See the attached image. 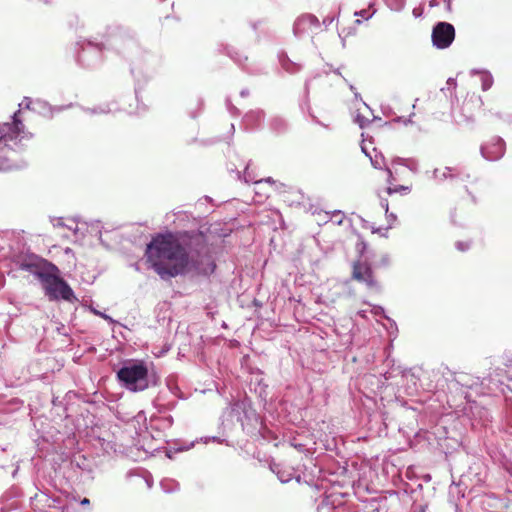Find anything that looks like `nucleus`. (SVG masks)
<instances>
[{
    "label": "nucleus",
    "mask_w": 512,
    "mask_h": 512,
    "mask_svg": "<svg viewBox=\"0 0 512 512\" xmlns=\"http://www.w3.org/2000/svg\"><path fill=\"white\" fill-rule=\"evenodd\" d=\"M146 257L162 279L187 273L208 276L216 267L200 233L159 234L147 245Z\"/></svg>",
    "instance_id": "1"
},
{
    "label": "nucleus",
    "mask_w": 512,
    "mask_h": 512,
    "mask_svg": "<svg viewBox=\"0 0 512 512\" xmlns=\"http://www.w3.org/2000/svg\"><path fill=\"white\" fill-rule=\"evenodd\" d=\"M31 137L18 119V112L14 114L12 123L0 124V171L19 169L23 166L17 162V155Z\"/></svg>",
    "instance_id": "2"
},
{
    "label": "nucleus",
    "mask_w": 512,
    "mask_h": 512,
    "mask_svg": "<svg viewBox=\"0 0 512 512\" xmlns=\"http://www.w3.org/2000/svg\"><path fill=\"white\" fill-rule=\"evenodd\" d=\"M23 268L29 270L39 279L45 294L50 299L62 298L72 301L75 298L70 286L57 275L58 268L55 265L44 263V266H40L36 263H25Z\"/></svg>",
    "instance_id": "3"
},
{
    "label": "nucleus",
    "mask_w": 512,
    "mask_h": 512,
    "mask_svg": "<svg viewBox=\"0 0 512 512\" xmlns=\"http://www.w3.org/2000/svg\"><path fill=\"white\" fill-rule=\"evenodd\" d=\"M121 385L129 391L139 392L149 387L147 365L140 360L125 361L117 372Z\"/></svg>",
    "instance_id": "4"
},
{
    "label": "nucleus",
    "mask_w": 512,
    "mask_h": 512,
    "mask_svg": "<svg viewBox=\"0 0 512 512\" xmlns=\"http://www.w3.org/2000/svg\"><path fill=\"white\" fill-rule=\"evenodd\" d=\"M255 411L251 408L247 400H238L227 407L223 413V418L230 422H239L244 428L245 422L255 418Z\"/></svg>",
    "instance_id": "5"
},
{
    "label": "nucleus",
    "mask_w": 512,
    "mask_h": 512,
    "mask_svg": "<svg viewBox=\"0 0 512 512\" xmlns=\"http://www.w3.org/2000/svg\"><path fill=\"white\" fill-rule=\"evenodd\" d=\"M107 46L124 55L137 48L133 37L122 28H117L110 34L107 39Z\"/></svg>",
    "instance_id": "6"
},
{
    "label": "nucleus",
    "mask_w": 512,
    "mask_h": 512,
    "mask_svg": "<svg viewBox=\"0 0 512 512\" xmlns=\"http://www.w3.org/2000/svg\"><path fill=\"white\" fill-rule=\"evenodd\" d=\"M431 38L437 49L448 48L455 38L454 26L448 22H438L432 29Z\"/></svg>",
    "instance_id": "7"
},
{
    "label": "nucleus",
    "mask_w": 512,
    "mask_h": 512,
    "mask_svg": "<svg viewBox=\"0 0 512 512\" xmlns=\"http://www.w3.org/2000/svg\"><path fill=\"white\" fill-rule=\"evenodd\" d=\"M432 178L442 183L446 180H461L466 181L471 178V174L469 173L466 167H444L443 169L436 168L433 171Z\"/></svg>",
    "instance_id": "8"
},
{
    "label": "nucleus",
    "mask_w": 512,
    "mask_h": 512,
    "mask_svg": "<svg viewBox=\"0 0 512 512\" xmlns=\"http://www.w3.org/2000/svg\"><path fill=\"white\" fill-rule=\"evenodd\" d=\"M505 153V142L500 137H492L481 146L482 156L489 161H497Z\"/></svg>",
    "instance_id": "9"
},
{
    "label": "nucleus",
    "mask_w": 512,
    "mask_h": 512,
    "mask_svg": "<svg viewBox=\"0 0 512 512\" xmlns=\"http://www.w3.org/2000/svg\"><path fill=\"white\" fill-rule=\"evenodd\" d=\"M102 45L94 43L92 41H87L81 45V52L79 53V61L87 66L91 67L99 62L100 54L102 51Z\"/></svg>",
    "instance_id": "10"
},
{
    "label": "nucleus",
    "mask_w": 512,
    "mask_h": 512,
    "mask_svg": "<svg viewBox=\"0 0 512 512\" xmlns=\"http://www.w3.org/2000/svg\"><path fill=\"white\" fill-rule=\"evenodd\" d=\"M320 23L316 16L304 14L298 17L293 25V33L300 38L311 31L313 28H319Z\"/></svg>",
    "instance_id": "11"
},
{
    "label": "nucleus",
    "mask_w": 512,
    "mask_h": 512,
    "mask_svg": "<svg viewBox=\"0 0 512 512\" xmlns=\"http://www.w3.org/2000/svg\"><path fill=\"white\" fill-rule=\"evenodd\" d=\"M353 278L366 283V285L371 288L377 285L373 278L372 269L367 263L357 262L354 264Z\"/></svg>",
    "instance_id": "12"
},
{
    "label": "nucleus",
    "mask_w": 512,
    "mask_h": 512,
    "mask_svg": "<svg viewBox=\"0 0 512 512\" xmlns=\"http://www.w3.org/2000/svg\"><path fill=\"white\" fill-rule=\"evenodd\" d=\"M263 119L264 112L262 110H252L244 116L243 123L247 128H255L260 125Z\"/></svg>",
    "instance_id": "13"
},
{
    "label": "nucleus",
    "mask_w": 512,
    "mask_h": 512,
    "mask_svg": "<svg viewBox=\"0 0 512 512\" xmlns=\"http://www.w3.org/2000/svg\"><path fill=\"white\" fill-rule=\"evenodd\" d=\"M51 223L55 228H66L67 230L73 232V234H77L78 226L74 219H68L64 221L63 218H51Z\"/></svg>",
    "instance_id": "14"
},
{
    "label": "nucleus",
    "mask_w": 512,
    "mask_h": 512,
    "mask_svg": "<svg viewBox=\"0 0 512 512\" xmlns=\"http://www.w3.org/2000/svg\"><path fill=\"white\" fill-rule=\"evenodd\" d=\"M471 74H479L480 75L481 87H482L483 91H487L492 87V85L494 83V79H493L492 74L489 71L474 69L471 71Z\"/></svg>",
    "instance_id": "15"
},
{
    "label": "nucleus",
    "mask_w": 512,
    "mask_h": 512,
    "mask_svg": "<svg viewBox=\"0 0 512 512\" xmlns=\"http://www.w3.org/2000/svg\"><path fill=\"white\" fill-rule=\"evenodd\" d=\"M272 471L274 473H276L278 479L282 482V483H287L289 482L293 476H294V470L293 469H282L280 468L279 465H274L272 467Z\"/></svg>",
    "instance_id": "16"
},
{
    "label": "nucleus",
    "mask_w": 512,
    "mask_h": 512,
    "mask_svg": "<svg viewBox=\"0 0 512 512\" xmlns=\"http://www.w3.org/2000/svg\"><path fill=\"white\" fill-rule=\"evenodd\" d=\"M362 151L370 158L371 164L375 169H385V167H387L385 165V159L383 155L375 154V156L372 157L368 154L364 146H362Z\"/></svg>",
    "instance_id": "17"
},
{
    "label": "nucleus",
    "mask_w": 512,
    "mask_h": 512,
    "mask_svg": "<svg viewBox=\"0 0 512 512\" xmlns=\"http://www.w3.org/2000/svg\"><path fill=\"white\" fill-rule=\"evenodd\" d=\"M280 62L283 69L289 73H295L300 70V66L292 62L287 56L280 57Z\"/></svg>",
    "instance_id": "18"
},
{
    "label": "nucleus",
    "mask_w": 512,
    "mask_h": 512,
    "mask_svg": "<svg viewBox=\"0 0 512 512\" xmlns=\"http://www.w3.org/2000/svg\"><path fill=\"white\" fill-rule=\"evenodd\" d=\"M162 489L167 492V493H171L175 490L178 489V483L175 482L174 480H171V479H164L161 481L160 483Z\"/></svg>",
    "instance_id": "19"
},
{
    "label": "nucleus",
    "mask_w": 512,
    "mask_h": 512,
    "mask_svg": "<svg viewBox=\"0 0 512 512\" xmlns=\"http://www.w3.org/2000/svg\"><path fill=\"white\" fill-rule=\"evenodd\" d=\"M406 0H386V5L396 12H400L405 7Z\"/></svg>",
    "instance_id": "20"
},
{
    "label": "nucleus",
    "mask_w": 512,
    "mask_h": 512,
    "mask_svg": "<svg viewBox=\"0 0 512 512\" xmlns=\"http://www.w3.org/2000/svg\"><path fill=\"white\" fill-rule=\"evenodd\" d=\"M409 191H410V188L408 186H404V185H398L395 187L388 186L386 189V193L388 195H392L394 193L408 194Z\"/></svg>",
    "instance_id": "21"
},
{
    "label": "nucleus",
    "mask_w": 512,
    "mask_h": 512,
    "mask_svg": "<svg viewBox=\"0 0 512 512\" xmlns=\"http://www.w3.org/2000/svg\"><path fill=\"white\" fill-rule=\"evenodd\" d=\"M380 206L385 210L386 216L388 219H391L393 221L396 220V215L393 213H389V204L388 200L385 198H381L380 200Z\"/></svg>",
    "instance_id": "22"
},
{
    "label": "nucleus",
    "mask_w": 512,
    "mask_h": 512,
    "mask_svg": "<svg viewBox=\"0 0 512 512\" xmlns=\"http://www.w3.org/2000/svg\"><path fill=\"white\" fill-rule=\"evenodd\" d=\"M36 105H42L40 101L33 102L30 98H25L22 103L19 104L20 107H25L27 109H36Z\"/></svg>",
    "instance_id": "23"
},
{
    "label": "nucleus",
    "mask_w": 512,
    "mask_h": 512,
    "mask_svg": "<svg viewBox=\"0 0 512 512\" xmlns=\"http://www.w3.org/2000/svg\"><path fill=\"white\" fill-rule=\"evenodd\" d=\"M405 167H407L410 171L416 173L418 172V162L415 159L407 158L405 162Z\"/></svg>",
    "instance_id": "24"
},
{
    "label": "nucleus",
    "mask_w": 512,
    "mask_h": 512,
    "mask_svg": "<svg viewBox=\"0 0 512 512\" xmlns=\"http://www.w3.org/2000/svg\"><path fill=\"white\" fill-rule=\"evenodd\" d=\"M374 13H375V10L373 12H371V13H368V10L363 9V10H360V11H356L354 13V15L355 16H361V17H363V18L368 20V19H370L374 15Z\"/></svg>",
    "instance_id": "25"
},
{
    "label": "nucleus",
    "mask_w": 512,
    "mask_h": 512,
    "mask_svg": "<svg viewBox=\"0 0 512 512\" xmlns=\"http://www.w3.org/2000/svg\"><path fill=\"white\" fill-rule=\"evenodd\" d=\"M271 126L276 129V130H279L281 129L282 127H284V120L281 119V118H274L272 121H271Z\"/></svg>",
    "instance_id": "26"
},
{
    "label": "nucleus",
    "mask_w": 512,
    "mask_h": 512,
    "mask_svg": "<svg viewBox=\"0 0 512 512\" xmlns=\"http://www.w3.org/2000/svg\"><path fill=\"white\" fill-rule=\"evenodd\" d=\"M385 171L387 173V183L389 184V186H392L393 182L395 181L393 172L389 167H385Z\"/></svg>",
    "instance_id": "27"
},
{
    "label": "nucleus",
    "mask_w": 512,
    "mask_h": 512,
    "mask_svg": "<svg viewBox=\"0 0 512 512\" xmlns=\"http://www.w3.org/2000/svg\"><path fill=\"white\" fill-rule=\"evenodd\" d=\"M455 245H456V248H457L459 251H462V252H464V251L468 250V249H469V246H470L468 242H463V241H458V242H456V244H455Z\"/></svg>",
    "instance_id": "28"
},
{
    "label": "nucleus",
    "mask_w": 512,
    "mask_h": 512,
    "mask_svg": "<svg viewBox=\"0 0 512 512\" xmlns=\"http://www.w3.org/2000/svg\"><path fill=\"white\" fill-rule=\"evenodd\" d=\"M263 183L275 184V181H274L271 177H268V178H266V179H261V180L255 181V185H256L257 187H259V188H260V186H261Z\"/></svg>",
    "instance_id": "29"
},
{
    "label": "nucleus",
    "mask_w": 512,
    "mask_h": 512,
    "mask_svg": "<svg viewBox=\"0 0 512 512\" xmlns=\"http://www.w3.org/2000/svg\"><path fill=\"white\" fill-rule=\"evenodd\" d=\"M407 161V158H401V157H395L392 160L393 165H402L405 166V162Z\"/></svg>",
    "instance_id": "30"
},
{
    "label": "nucleus",
    "mask_w": 512,
    "mask_h": 512,
    "mask_svg": "<svg viewBox=\"0 0 512 512\" xmlns=\"http://www.w3.org/2000/svg\"><path fill=\"white\" fill-rule=\"evenodd\" d=\"M334 217V221L337 223V224H341L342 221H343V214L341 213V211H337L334 213L333 215Z\"/></svg>",
    "instance_id": "31"
},
{
    "label": "nucleus",
    "mask_w": 512,
    "mask_h": 512,
    "mask_svg": "<svg viewBox=\"0 0 512 512\" xmlns=\"http://www.w3.org/2000/svg\"><path fill=\"white\" fill-rule=\"evenodd\" d=\"M356 122L359 124V126H360L361 128H363V127H364V125H365L366 123H368V120H367V119H365V118H364L363 116H361V115H357V117H356Z\"/></svg>",
    "instance_id": "32"
},
{
    "label": "nucleus",
    "mask_w": 512,
    "mask_h": 512,
    "mask_svg": "<svg viewBox=\"0 0 512 512\" xmlns=\"http://www.w3.org/2000/svg\"><path fill=\"white\" fill-rule=\"evenodd\" d=\"M110 111V109H108L106 106L103 107V106H100L98 108H94L92 110L93 113H108Z\"/></svg>",
    "instance_id": "33"
},
{
    "label": "nucleus",
    "mask_w": 512,
    "mask_h": 512,
    "mask_svg": "<svg viewBox=\"0 0 512 512\" xmlns=\"http://www.w3.org/2000/svg\"><path fill=\"white\" fill-rule=\"evenodd\" d=\"M373 313L375 315H384V309L380 306L374 307Z\"/></svg>",
    "instance_id": "34"
},
{
    "label": "nucleus",
    "mask_w": 512,
    "mask_h": 512,
    "mask_svg": "<svg viewBox=\"0 0 512 512\" xmlns=\"http://www.w3.org/2000/svg\"><path fill=\"white\" fill-rule=\"evenodd\" d=\"M248 169H249V166L247 165L245 167V172H244V180L246 183L250 182L252 179L250 178V175H249V172H248Z\"/></svg>",
    "instance_id": "35"
},
{
    "label": "nucleus",
    "mask_w": 512,
    "mask_h": 512,
    "mask_svg": "<svg viewBox=\"0 0 512 512\" xmlns=\"http://www.w3.org/2000/svg\"><path fill=\"white\" fill-rule=\"evenodd\" d=\"M33 500L43 501V500H48V499H47V496L42 493L40 495L36 494Z\"/></svg>",
    "instance_id": "36"
},
{
    "label": "nucleus",
    "mask_w": 512,
    "mask_h": 512,
    "mask_svg": "<svg viewBox=\"0 0 512 512\" xmlns=\"http://www.w3.org/2000/svg\"><path fill=\"white\" fill-rule=\"evenodd\" d=\"M209 441H217V442H220V439H219V438H217V437H205V438L203 439V442H204V443H206V444H207Z\"/></svg>",
    "instance_id": "37"
},
{
    "label": "nucleus",
    "mask_w": 512,
    "mask_h": 512,
    "mask_svg": "<svg viewBox=\"0 0 512 512\" xmlns=\"http://www.w3.org/2000/svg\"><path fill=\"white\" fill-rule=\"evenodd\" d=\"M10 509H11V506L8 503H4L1 508V511L2 512H10Z\"/></svg>",
    "instance_id": "38"
},
{
    "label": "nucleus",
    "mask_w": 512,
    "mask_h": 512,
    "mask_svg": "<svg viewBox=\"0 0 512 512\" xmlns=\"http://www.w3.org/2000/svg\"><path fill=\"white\" fill-rule=\"evenodd\" d=\"M94 313H95L96 315H100V316H101V317H103L104 319H107V320H110V321L112 320L108 315L103 314V313H100V311H96V310H94Z\"/></svg>",
    "instance_id": "39"
},
{
    "label": "nucleus",
    "mask_w": 512,
    "mask_h": 512,
    "mask_svg": "<svg viewBox=\"0 0 512 512\" xmlns=\"http://www.w3.org/2000/svg\"><path fill=\"white\" fill-rule=\"evenodd\" d=\"M447 84L455 87L456 86V81L453 78H449L447 80Z\"/></svg>",
    "instance_id": "40"
},
{
    "label": "nucleus",
    "mask_w": 512,
    "mask_h": 512,
    "mask_svg": "<svg viewBox=\"0 0 512 512\" xmlns=\"http://www.w3.org/2000/svg\"><path fill=\"white\" fill-rule=\"evenodd\" d=\"M413 115H414V114H411V115H410V117H409L408 119L403 120V123H404L405 125H408V124L412 123V119H411V118H412V116H413Z\"/></svg>",
    "instance_id": "41"
},
{
    "label": "nucleus",
    "mask_w": 512,
    "mask_h": 512,
    "mask_svg": "<svg viewBox=\"0 0 512 512\" xmlns=\"http://www.w3.org/2000/svg\"><path fill=\"white\" fill-rule=\"evenodd\" d=\"M333 20H334V18H325V19L323 20V23H324V24H331V23L333 22Z\"/></svg>",
    "instance_id": "42"
},
{
    "label": "nucleus",
    "mask_w": 512,
    "mask_h": 512,
    "mask_svg": "<svg viewBox=\"0 0 512 512\" xmlns=\"http://www.w3.org/2000/svg\"><path fill=\"white\" fill-rule=\"evenodd\" d=\"M228 107L231 112H238L237 107L232 106L229 102H228Z\"/></svg>",
    "instance_id": "43"
},
{
    "label": "nucleus",
    "mask_w": 512,
    "mask_h": 512,
    "mask_svg": "<svg viewBox=\"0 0 512 512\" xmlns=\"http://www.w3.org/2000/svg\"><path fill=\"white\" fill-rule=\"evenodd\" d=\"M249 94L248 90L247 89H243L241 92H240V95L242 97H246L247 95Z\"/></svg>",
    "instance_id": "44"
},
{
    "label": "nucleus",
    "mask_w": 512,
    "mask_h": 512,
    "mask_svg": "<svg viewBox=\"0 0 512 512\" xmlns=\"http://www.w3.org/2000/svg\"><path fill=\"white\" fill-rule=\"evenodd\" d=\"M90 503V500L88 498H84L81 500L82 505H88Z\"/></svg>",
    "instance_id": "45"
},
{
    "label": "nucleus",
    "mask_w": 512,
    "mask_h": 512,
    "mask_svg": "<svg viewBox=\"0 0 512 512\" xmlns=\"http://www.w3.org/2000/svg\"><path fill=\"white\" fill-rule=\"evenodd\" d=\"M413 15H414L415 17H418V16H420V15H421V12H419V11H418V9H417V8H415V9L413 10Z\"/></svg>",
    "instance_id": "46"
},
{
    "label": "nucleus",
    "mask_w": 512,
    "mask_h": 512,
    "mask_svg": "<svg viewBox=\"0 0 512 512\" xmlns=\"http://www.w3.org/2000/svg\"><path fill=\"white\" fill-rule=\"evenodd\" d=\"M438 3H437V0H432L430 2V6L433 7V6H436Z\"/></svg>",
    "instance_id": "47"
},
{
    "label": "nucleus",
    "mask_w": 512,
    "mask_h": 512,
    "mask_svg": "<svg viewBox=\"0 0 512 512\" xmlns=\"http://www.w3.org/2000/svg\"><path fill=\"white\" fill-rule=\"evenodd\" d=\"M234 60H235L238 64H241V60H240V59L234 58Z\"/></svg>",
    "instance_id": "48"
},
{
    "label": "nucleus",
    "mask_w": 512,
    "mask_h": 512,
    "mask_svg": "<svg viewBox=\"0 0 512 512\" xmlns=\"http://www.w3.org/2000/svg\"><path fill=\"white\" fill-rule=\"evenodd\" d=\"M355 23L359 25V24H361V20L357 19V20L355 21Z\"/></svg>",
    "instance_id": "49"
},
{
    "label": "nucleus",
    "mask_w": 512,
    "mask_h": 512,
    "mask_svg": "<svg viewBox=\"0 0 512 512\" xmlns=\"http://www.w3.org/2000/svg\"><path fill=\"white\" fill-rule=\"evenodd\" d=\"M396 121H402V118H401V117H398V118L396 119Z\"/></svg>",
    "instance_id": "50"
}]
</instances>
